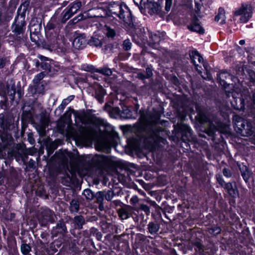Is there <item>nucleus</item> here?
Segmentation results:
<instances>
[{"label": "nucleus", "mask_w": 255, "mask_h": 255, "mask_svg": "<svg viewBox=\"0 0 255 255\" xmlns=\"http://www.w3.org/2000/svg\"><path fill=\"white\" fill-rule=\"evenodd\" d=\"M63 157L62 164L68 167V159H70V164L73 172H76L80 176L88 175L93 169L92 165L89 161H82L78 163V160L73 154L70 152H66V154H63Z\"/></svg>", "instance_id": "1"}, {"label": "nucleus", "mask_w": 255, "mask_h": 255, "mask_svg": "<svg viewBox=\"0 0 255 255\" xmlns=\"http://www.w3.org/2000/svg\"><path fill=\"white\" fill-rule=\"evenodd\" d=\"M61 26L55 24V20L51 19L46 24L45 30L47 38L44 47L45 48L53 50L58 47V45L62 39V36L59 34Z\"/></svg>", "instance_id": "2"}, {"label": "nucleus", "mask_w": 255, "mask_h": 255, "mask_svg": "<svg viewBox=\"0 0 255 255\" xmlns=\"http://www.w3.org/2000/svg\"><path fill=\"white\" fill-rule=\"evenodd\" d=\"M108 9L112 15H115L123 20L125 26H132L133 21L131 12L126 4L114 2L109 5Z\"/></svg>", "instance_id": "3"}, {"label": "nucleus", "mask_w": 255, "mask_h": 255, "mask_svg": "<svg viewBox=\"0 0 255 255\" xmlns=\"http://www.w3.org/2000/svg\"><path fill=\"white\" fill-rule=\"evenodd\" d=\"M97 131L91 127H81L76 135L77 140L83 142H90L97 136Z\"/></svg>", "instance_id": "4"}, {"label": "nucleus", "mask_w": 255, "mask_h": 255, "mask_svg": "<svg viewBox=\"0 0 255 255\" xmlns=\"http://www.w3.org/2000/svg\"><path fill=\"white\" fill-rule=\"evenodd\" d=\"M236 15H241L240 21L247 22L252 15V7L251 4H243L241 7L235 12Z\"/></svg>", "instance_id": "5"}, {"label": "nucleus", "mask_w": 255, "mask_h": 255, "mask_svg": "<svg viewBox=\"0 0 255 255\" xmlns=\"http://www.w3.org/2000/svg\"><path fill=\"white\" fill-rule=\"evenodd\" d=\"M89 161L92 165L93 169L102 170L106 167L108 163L107 158L103 155L96 154Z\"/></svg>", "instance_id": "6"}, {"label": "nucleus", "mask_w": 255, "mask_h": 255, "mask_svg": "<svg viewBox=\"0 0 255 255\" xmlns=\"http://www.w3.org/2000/svg\"><path fill=\"white\" fill-rule=\"evenodd\" d=\"M54 214L48 208L42 209L38 215V219L41 226H46L48 222H54Z\"/></svg>", "instance_id": "7"}, {"label": "nucleus", "mask_w": 255, "mask_h": 255, "mask_svg": "<svg viewBox=\"0 0 255 255\" xmlns=\"http://www.w3.org/2000/svg\"><path fill=\"white\" fill-rule=\"evenodd\" d=\"M190 57L192 63L194 65L195 68L200 74L201 73L202 65L206 69V64L203 61V58L197 51H193L190 53Z\"/></svg>", "instance_id": "8"}, {"label": "nucleus", "mask_w": 255, "mask_h": 255, "mask_svg": "<svg viewBox=\"0 0 255 255\" xmlns=\"http://www.w3.org/2000/svg\"><path fill=\"white\" fill-rule=\"evenodd\" d=\"M237 126L239 127L242 135L250 136L253 134L252 124L248 120L242 119L241 121L238 122Z\"/></svg>", "instance_id": "9"}, {"label": "nucleus", "mask_w": 255, "mask_h": 255, "mask_svg": "<svg viewBox=\"0 0 255 255\" xmlns=\"http://www.w3.org/2000/svg\"><path fill=\"white\" fill-rule=\"evenodd\" d=\"M24 19V16L22 15L20 17L17 16L15 19L14 24L12 26V31L16 35H22L24 31L25 26Z\"/></svg>", "instance_id": "10"}, {"label": "nucleus", "mask_w": 255, "mask_h": 255, "mask_svg": "<svg viewBox=\"0 0 255 255\" xmlns=\"http://www.w3.org/2000/svg\"><path fill=\"white\" fill-rule=\"evenodd\" d=\"M40 25L36 20L32 19L29 24V28L30 32V39L32 41L36 42L38 37L37 34L39 32Z\"/></svg>", "instance_id": "11"}, {"label": "nucleus", "mask_w": 255, "mask_h": 255, "mask_svg": "<svg viewBox=\"0 0 255 255\" xmlns=\"http://www.w3.org/2000/svg\"><path fill=\"white\" fill-rule=\"evenodd\" d=\"M133 208L129 205H126L118 211V215L122 220H126L129 218L131 216Z\"/></svg>", "instance_id": "12"}, {"label": "nucleus", "mask_w": 255, "mask_h": 255, "mask_svg": "<svg viewBox=\"0 0 255 255\" xmlns=\"http://www.w3.org/2000/svg\"><path fill=\"white\" fill-rule=\"evenodd\" d=\"M86 43L85 36L84 35H80L74 39L73 45L76 49H82L85 46Z\"/></svg>", "instance_id": "13"}, {"label": "nucleus", "mask_w": 255, "mask_h": 255, "mask_svg": "<svg viewBox=\"0 0 255 255\" xmlns=\"http://www.w3.org/2000/svg\"><path fill=\"white\" fill-rule=\"evenodd\" d=\"M188 28L192 31L198 32L200 34L204 33V29L201 26L196 18H194L191 23L187 25Z\"/></svg>", "instance_id": "14"}, {"label": "nucleus", "mask_w": 255, "mask_h": 255, "mask_svg": "<svg viewBox=\"0 0 255 255\" xmlns=\"http://www.w3.org/2000/svg\"><path fill=\"white\" fill-rule=\"evenodd\" d=\"M159 137L155 134H153L145 139V144L147 148L152 149L158 141Z\"/></svg>", "instance_id": "15"}, {"label": "nucleus", "mask_w": 255, "mask_h": 255, "mask_svg": "<svg viewBox=\"0 0 255 255\" xmlns=\"http://www.w3.org/2000/svg\"><path fill=\"white\" fill-rule=\"evenodd\" d=\"M67 232L65 224L63 222H59L52 231V234L54 236H57L58 234L63 235Z\"/></svg>", "instance_id": "16"}, {"label": "nucleus", "mask_w": 255, "mask_h": 255, "mask_svg": "<svg viewBox=\"0 0 255 255\" xmlns=\"http://www.w3.org/2000/svg\"><path fill=\"white\" fill-rule=\"evenodd\" d=\"M232 78V76L226 71L222 72L218 75V79L219 80L220 84L225 88L226 87V84H227L226 80Z\"/></svg>", "instance_id": "17"}, {"label": "nucleus", "mask_w": 255, "mask_h": 255, "mask_svg": "<svg viewBox=\"0 0 255 255\" xmlns=\"http://www.w3.org/2000/svg\"><path fill=\"white\" fill-rule=\"evenodd\" d=\"M149 44L153 48H156L161 40V37L158 34L150 33L149 35Z\"/></svg>", "instance_id": "18"}, {"label": "nucleus", "mask_w": 255, "mask_h": 255, "mask_svg": "<svg viewBox=\"0 0 255 255\" xmlns=\"http://www.w3.org/2000/svg\"><path fill=\"white\" fill-rule=\"evenodd\" d=\"M105 95V90L102 87H98L95 90V98L100 103L104 102V97Z\"/></svg>", "instance_id": "19"}, {"label": "nucleus", "mask_w": 255, "mask_h": 255, "mask_svg": "<svg viewBox=\"0 0 255 255\" xmlns=\"http://www.w3.org/2000/svg\"><path fill=\"white\" fill-rule=\"evenodd\" d=\"M225 11L224 8L220 7L218 9V13L215 17V20L217 22H219L221 24H223L225 22Z\"/></svg>", "instance_id": "20"}, {"label": "nucleus", "mask_w": 255, "mask_h": 255, "mask_svg": "<svg viewBox=\"0 0 255 255\" xmlns=\"http://www.w3.org/2000/svg\"><path fill=\"white\" fill-rule=\"evenodd\" d=\"M160 229V226L158 224L153 222H150L148 225V230L149 232L152 234H156Z\"/></svg>", "instance_id": "21"}, {"label": "nucleus", "mask_w": 255, "mask_h": 255, "mask_svg": "<svg viewBox=\"0 0 255 255\" xmlns=\"http://www.w3.org/2000/svg\"><path fill=\"white\" fill-rule=\"evenodd\" d=\"M81 5L82 4L81 1H76L70 4L68 8L69 9L70 11H71V13L74 14L80 9Z\"/></svg>", "instance_id": "22"}, {"label": "nucleus", "mask_w": 255, "mask_h": 255, "mask_svg": "<svg viewBox=\"0 0 255 255\" xmlns=\"http://www.w3.org/2000/svg\"><path fill=\"white\" fill-rule=\"evenodd\" d=\"M96 202L99 204V208L100 210H102V208H103V202L105 197V193L103 191H99L97 192L95 196Z\"/></svg>", "instance_id": "23"}, {"label": "nucleus", "mask_w": 255, "mask_h": 255, "mask_svg": "<svg viewBox=\"0 0 255 255\" xmlns=\"http://www.w3.org/2000/svg\"><path fill=\"white\" fill-rule=\"evenodd\" d=\"M70 211L71 213H77L79 209V203L76 199H72L70 203Z\"/></svg>", "instance_id": "24"}, {"label": "nucleus", "mask_w": 255, "mask_h": 255, "mask_svg": "<svg viewBox=\"0 0 255 255\" xmlns=\"http://www.w3.org/2000/svg\"><path fill=\"white\" fill-rule=\"evenodd\" d=\"M74 223L79 229H82L85 224V219L82 216H76L74 219Z\"/></svg>", "instance_id": "25"}, {"label": "nucleus", "mask_w": 255, "mask_h": 255, "mask_svg": "<svg viewBox=\"0 0 255 255\" xmlns=\"http://www.w3.org/2000/svg\"><path fill=\"white\" fill-rule=\"evenodd\" d=\"M73 15L74 14L71 13V11H70L68 8H66L62 12L61 22L62 23L66 22V21L70 19Z\"/></svg>", "instance_id": "26"}, {"label": "nucleus", "mask_w": 255, "mask_h": 255, "mask_svg": "<svg viewBox=\"0 0 255 255\" xmlns=\"http://www.w3.org/2000/svg\"><path fill=\"white\" fill-rule=\"evenodd\" d=\"M21 252L23 255H31L29 254V252L31 251V247L26 244H23L21 245L20 247Z\"/></svg>", "instance_id": "27"}, {"label": "nucleus", "mask_w": 255, "mask_h": 255, "mask_svg": "<svg viewBox=\"0 0 255 255\" xmlns=\"http://www.w3.org/2000/svg\"><path fill=\"white\" fill-rule=\"evenodd\" d=\"M83 195L85 197L86 200L91 201L94 197L93 192L89 189H85L83 192Z\"/></svg>", "instance_id": "28"}, {"label": "nucleus", "mask_w": 255, "mask_h": 255, "mask_svg": "<svg viewBox=\"0 0 255 255\" xmlns=\"http://www.w3.org/2000/svg\"><path fill=\"white\" fill-rule=\"evenodd\" d=\"M95 71L106 76H111L112 74V71L111 69L109 68H102L101 69H97Z\"/></svg>", "instance_id": "29"}, {"label": "nucleus", "mask_w": 255, "mask_h": 255, "mask_svg": "<svg viewBox=\"0 0 255 255\" xmlns=\"http://www.w3.org/2000/svg\"><path fill=\"white\" fill-rule=\"evenodd\" d=\"M191 243L192 245L197 248V249H195L196 251H197V249L199 251L203 250V246L202 245L201 241L199 239H196L194 240L191 241Z\"/></svg>", "instance_id": "30"}, {"label": "nucleus", "mask_w": 255, "mask_h": 255, "mask_svg": "<svg viewBox=\"0 0 255 255\" xmlns=\"http://www.w3.org/2000/svg\"><path fill=\"white\" fill-rule=\"evenodd\" d=\"M208 232L210 234L216 235L221 233V229L219 226H214L208 229Z\"/></svg>", "instance_id": "31"}, {"label": "nucleus", "mask_w": 255, "mask_h": 255, "mask_svg": "<svg viewBox=\"0 0 255 255\" xmlns=\"http://www.w3.org/2000/svg\"><path fill=\"white\" fill-rule=\"evenodd\" d=\"M179 126L180 128L182 130H183L184 132L186 134H187V136H189V135H191V129L188 126H187V125H184V124H183V125L180 124V125H179Z\"/></svg>", "instance_id": "32"}, {"label": "nucleus", "mask_w": 255, "mask_h": 255, "mask_svg": "<svg viewBox=\"0 0 255 255\" xmlns=\"http://www.w3.org/2000/svg\"><path fill=\"white\" fill-rule=\"evenodd\" d=\"M45 74L44 72H41L37 74L33 80V82L34 84H39V82L45 77Z\"/></svg>", "instance_id": "33"}, {"label": "nucleus", "mask_w": 255, "mask_h": 255, "mask_svg": "<svg viewBox=\"0 0 255 255\" xmlns=\"http://www.w3.org/2000/svg\"><path fill=\"white\" fill-rule=\"evenodd\" d=\"M228 191L230 195H234L235 194V191L233 189V185L231 183H227L224 187Z\"/></svg>", "instance_id": "34"}, {"label": "nucleus", "mask_w": 255, "mask_h": 255, "mask_svg": "<svg viewBox=\"0 0 255 255\" xmlns=\"http://www.w3.org/2000/svg\"><path fill=\"white\" fill-rule=\"evenodd\" d=\"M105 33L107 37L111 38L114 37L116 35L115 30L108 26L106 27Z\"/></svg>", "instance_id": "35"}, {"label": "nucleus", "mask_w": 255, "mask_h": 255, "mask_svg": "<svg viewBox=\"0 0 255 255\" xmlns=\"http://www.w3.org/2000/svg\"><path fill=\"white\" fill-rule=\"evenodd\" d=\"M74 96L71 95L66 99H64L60 105L61 108L64 109L72 100H73Z\"/></svg>", "instance_id": "36"}, {"label": "nucleus", "mask_w": 255, "mask_h": 255, "mask_svg": "<svg viewBox=\"0 0 255 255\" xmlns=\"http://www.w3.org/2000/svg\"><path fill=\"white\" fill-rule=\"evenodd\" d=\"M121 116L124 119H128L131 116V112L128 109H126L121 112Z\"/></svg>", "instance_id": "37"}, {"label": "nucleus", "mask_w": 255, "mask_h": 255, "mask_svg": "<svg viewBox=\"0 0 255 255\" xmlns=\"http://www.w3.org/2000/svg\"><path fill=\"white\" fill-rule=\"evenodd\" d=\"M131 43L129 39H126L123 43V48L125 50L128 51L130 49Z\"/></svg>", "instance_id": "38"}, {"label": "nucleus", "mask_w": 255, "mask_h": 255, "mask_svg": "<svg viewBox=\"0 0 255 255\" xmlns=\"http://www.w3.org/2000/svg\"><path fill=\"white\" fill-rule=\"evenodd\" d=\"M115 196V193L113 191L108 190L105 193V199L107 201H111L114 196Z\"/></svg>", "instance_id": "39"}, {"label": "nucleus", "mask_w": 255, "mask_h": 255, "mask_svg": "<svg viewBox=\"0 0 255 255\" xmlns=\"http://www.w3.org/2000/svg\"><path fill=\"white\" fill-rule=\"evenodd\" d=\"M90 43L91 45H94L97 47L100 46L102 45L101 40L96 38H92Z\"/></svg>", "instance_id": "40"}, {"label": "nucleus", "mask_w": 255, "mask_h": 255, "mask_svg": "<svg viewBox=\"0 0 255 255\" xmlns=\"http://www.w3.org/2000/svg\"><path fill=\"white\" fill-rule=\"evenodd\" d=\"M178 116L179 117L181 121H183L186 116V112L184 109H183L182 111L179 110H177Z\"/></svg>", "instance_id": "41"}, {"label": "nucleus", "mask_w": 255, "mask_h": 255, "mask_svg": "<svg viewBox=\"0 0 255 255\" xmlns=\"http://www.w3.org/2000/svg\"><path fill=\"white\" fill-rule=\"evenodd\" d=\"M140 209L143 211L146 215H148L150 213V209L149 207L145 204H141L140 205Z\"/></svg>", "instance_id": "42"}, {"label": "nucleus", "mask_w": 255, "mask_h": 255, "mask_svg": "<svg viewBox=\"0 0 255 255\" xmlns=\"http://www.w3.org/2000/svg\"><path fill=\"white\" fill-rule=\"evenodd\" d=\"M139 201V199L137 196H133L130 200V203L132 205L134 206L136 204H137Z\"/></svg>", "instance_id": "43"}, {"label": "nucleus", "mask_w": 255, "mask_h": 255, "mask_svg": "<svg viewBox=\"0 0 255 255\" xmlns=\"http://www.w3.org/2000/svg\"><path fill=\"white\" fill-rule=\"evenodd\" d=\"M172 3V0H165V10L169 11Z\"/></svg>", "instance_id": "44"}, {"label": "nucleus", "mask_w": 255, "mask_h": 255, "mask_svg": "<svg viewBox=\"0 0 255 255\" xmlns=\"http://www.w3.org/2000/svg\"><path fill=\"white\" fill-rule=\"evenodd\" d=\"M6 94V90L3 84H0V96H5Z\"/></svg>", "instance_id": "45"}, {"label": "nucleus", "mask_w": 255, "mask_h": 255, "mask_svg": "<svg viewBox=\"0 0 255 255\" xmlns=\"http://www.w3.org/2000/svg\"><path fill=\"white\" fill-rule=\"evenodd\" d=\"M145 72H146V78L148 79V78H149L150 77H151L152 76V70L149 68V67H147L145 69Z\"/></svg>", "instance_id": "46"}, {"label": "nucleus", "mask_w": 255, "mask_h": 255, "mask_svg": "<svg viewBox=\"0 0 255 255\" xmlns=\"http://www.w3.org/2000/svg\"><path fill=\"white\" fill-rule=\"evenodd\" d=\"M223 173L224 175L227 177H230L232 175V173L230 172V170L226 168L223 169Z\"/></svg>", "instance_id": "47"}, {"label": "nucleus", "mask_w": 255, "mask_h": 255, "mask_svg": "<svg viewBox=\"0 0 255 255\" xmlns=\"http://www.w3.org/2000/svg\"><path fill=\"white\" fill-rule=\"evenodd\" d=\"M202 7V5H197L196 6H195V11L196 14L200 17L201 16L200 11Z\"/></svg>", "instance_id": "48"}, {"label": "nucleus", "mask_w": 255, "mask_h": 255, "mask_svg": "<svg viewBox=\"0 0 255 255\" xmlns=\"http://www.w3.org/2000/svg\"><path fill=\"white\" fill-rule=\"evenodd\" d=\"M217 180H218L219 183L223 187L225 186V184L227 183L225 182L224 179L221 177L217 178Z\"/></svg>", "instance_id": "49"}, {"label": "nucleus", "mask_w": 255, "mask_h": 255, "mask_svg": "<svg viewBox=\"0 0 255 255\" xmlns=\"http://www.w3.org/2000/svg\"><path fill=\"white\" fill-rule=\"evenodd\" d=\"M112 204L116 207L121 206L122 202L120 200H114L112 202Z\"/></svg>", "instance_id": "50"}, {"label": "nucleus", "mask_w": 255, "mask_h": 255, "mask_svg": "<svg viewBox=\"0 0 255 255\" xmlns=\"http://www.w3.org/2000/svg\"><path fill=\"white\" fill-rule=\"evenodd\" d=\"M137 78L141 80H144L145 79H147L143 73H138L137 74Z\"/></svg>", "instance_id": "51"}, {"label": "nucleus", "mask_w": 255, "mask_h": 255, "mask_svg": "<svg viewBox=\"0 0 255 255\" xmlns=\"http://www.w3.org/2000/svg\"><path fill=\"white\" fill-rule=\"evenodd\" d=\"M41 66L43 69L45 70H48L50 68V65L46 63H42Z\"/></svg>", "instance_id": "52"}, {"label": "nucleus", "mask_w": 255, "mask_h": 255, "mask_svg": "<svg viewBox=\"0 0 255 255\" xmlns=\"http://www.w3.org/2000/svg\"><path fill=\"white\" fill-rule=\"evenodd\" d=\"M11 89H12L13 92L9 94V96L10 97V98L12 99H13L14 98L15 94V89L14 86H12Z\"/></svg>", "instance_id": "53"}, {"label": "nucleus", "mask_w": 255, "mask_h": 255, "mask_svg": "<svg viewBox=\"0 0 255 255\" xmlns=\"http://www.w3.org/2000/svg\"><path fill=\"white\" fill-rule=\"evenodd\" d=\"M5 65V60L4 59H0V68H2Z\"/></svg>", "instance_id": "54"}, {"label": "nucleus", "mask_w": 255, "mask_h": 255, "mask_svg": "<svg viewBox=\"0 0 255 255\" xmlns=\"http://www.w3.org/2000/svg\"><path fill=\"white\" fill-rule=\"evenodd\" d=\"M232 96L233 98V99L235 100L236 99L238 98V96H239L240 95V93H236L234 91L232 92Z\"/></svg>", "instance_id": "55"}, {"label": "nucleus", "mask_w": 255, "mask_h": 255, "mask_svg": "<svg viewBox=\"0 0 255 255\" xmlns=\"http://www.w3.org/2000/svg\"><path fill=\"white\" fill-rule=\"evenodd\" d=\"M4 124V116L0 115V126H3Z\"/></svg>", "instance_id": "56"}, {"label": "nucleus", "mask_w": 255, "mask_h": 255, "mask_svg": "<svg viewBox=\"0 0 255 255\" xmlns=\"http://www.w3.org/2000/svg\"><path fill=\"white\" fill-rule=\"evenodd\" d=\"M96 238L99 241L101 240L102 235L100 232H97L96 233Z\"/></svg>", "instance_id": "57"}, {"label": "nucleus", "mask_w": 255, "mask_h": 255, "mask_svg": "<svg viewBox=\"0 0 255 255\" xmlns=\"http://www.w3.org/2000/svg\"><path fill=\"white\" fill-rule=\"evenodd\" d=\"M195 1V6H196L197 5H202V3L201 2V0H194Z\"/></svg>", "instance_id": "58"}, {"label": "nucleus", "mask_w": 255, "mask_h": 255, "mask_svg": "<svg viewBox=\"0 0 255 255\" xmlns=\"http://www.w3.org/2000/svg\"><path fill=\"white\" fill-rule=\"evenodd\" d=\"M200 117L201 118V122L204 123L206 121V118L205 117H203L202 115H200Z\"/></svg>", "instance_id": "59"}, {"label": "nucleus", "mask_w": 255, "mask_h": 255, "mask_svg": "<svg viewBox=\"0 0 255 255\" xmlns=\"http://www.w3.org/2000/svg\"><path fill=\"white\" fill-rule=\"evenodd\" d=\"M53 150H54L53 149H50L49 148L48 149L47 151H48V154H52L53 153Z\"/></svg>", "instance_id": "60"}, {"label": "nucleus", "mask_w": 255, "mask_h": 255, "mask_svg": "<svg viewBox=\"0 0 255 255\" xmlns=\"http://www.w3.org/2000/svg\"><path fill=\"white\" fill-rule=\"evenodd\" d=\"M245 43V41L244 40H241L240 41H239V44L240 45H244V44Z\"/></svg>", "instance_id": "61"}, {"label": "nucleus", "mask_w": 255, "mask_h": 255, "mask_svg": "<svg viewBox=\"0 0 255 255\" xmlns=\"http://www.w3.org/2000/svg\"><path fill=\"white\" fill-rule=\"evenodd\" d=\"M253 102H254V104H255V93L253 94Z\"/></svg>", "instance_id": "62"}, {"label": "nucleus", "mask_w": 255, "mask_h": 255, "mask_svg": "<svg viewBox=\"0 0 255 255\" xmlns=\"http://www.w3.org/2000/svg\"><path fill=\"white\" fill-rule=\"evenodd\" d=\"M251 79H252L253 82L255 83V78H253L252 77Z\"/></svg>", "instance_id": "63"}, {"label": "nucleus", "mask_w": 255, "mask_h": 255, "mask_svg": "<svg viewBox=\"0 0 255 255\" xmlns=\"http://www.w3.org/2000/svg\"><path fill=\"white\" fill-rule=\"evenodd\" d=\"M39 65V62H38V61H37V62L36 63V67H38Z\"/></svg>", "instance_id": "64"}]
</instances>
